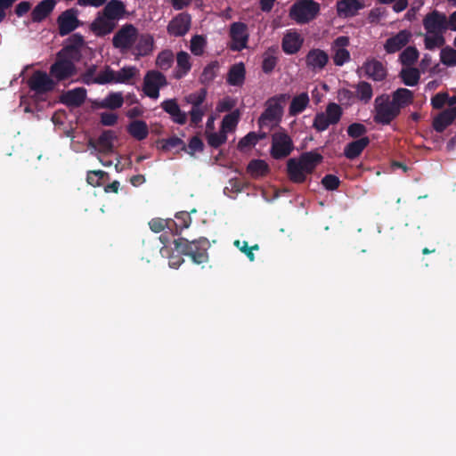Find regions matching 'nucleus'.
Instances as JSON below:
<instances>
[{"instance_id":"13","label":"nucleus","mask_w":456,"mask_h":456,"mask_svg":"<svg viewBox=\"0 0 456 456\" xmlns=\"http://www.w3.org/2000/svg\"><path fill=\"white\" fill-rule=\"evenodd\" d=\"M85 45L84 37L79 33H75L66 39L65 45L58 53H60V56H65L78 61L82 57V49Z\"/></svg>"},{"instance_id":"53","label":"nucleus","mask_w":456,"mask_h":456,"mask_svg":"<svg viewBox=\"0 0 456 456\" xmlns=\"http://www.w3.org/2000/svg\"><path fill=\"white\" fill-rule=\"evenodd\" d=\"M257 143L256 133L249 132L238 142V149L244 151L245 149H250Z\"/></svg>"},{"instance_id":"34","label":"nucleus","mask_w":456,"mask_h":456,"mask_svg":"<svg viewBox=\"0 0 456 456\" xmlns=\"http://www.w3.org/2000/svg\"><path fill=\"white\" fill-rule=\"evenodd\" d=\"M134 54L136 57L146 56L149 55L152 50L154 45L153 37L150 34H142L137 37L135 42Z\"/></svg>"},{"instance_id":"26","label":"nucleus","mask_w":456,"mask_h":456,"mask_svg":"<svg viewBox=\"0 0 456 456\" xmlns=\"http://www.w3.org/2000/svg\"><path fill=\"white\" fill-rule=\"evenodd\" d=\"M304 38L297 31H288L281 42L282 51L287 54H295L302 47Z\"/></svg>"},{"instance_id":"51","label":"nucleus","mask_w":456,"mask_h":456,"mask_svg":"<svg viewBox=\"0 0 456 456\" xmlns=\"http://www.w3.org/2000/svg\"><path fill=\"white\" fill-rule=\"evenodd\" d=\"M206 39L200 35H195L191 39L190 49L191 52L196 55L200 56L204 53V48L206 46Z\"/></svg>"},{"instance_id":"14","label":"nucleus","mask_w":456,"mask_h":456,"mask_svg":"<svg viewBox=\"0 0 456 456\" xmlns=\"http://www.w3.org/2000/svg\"><path fill=\"white\" fill-rule=\"evenodd\" d=\"M78 11L76 8H70L62 12L57 18L58 31L61 37H65L74 31L80 26V20L77 18Z\"/></svg>"},{"instance_id":"2","label":"nucleus","mask_w":456,"mask_h":456,"mask_svg":"<svg viewBox=\"0 0 456 456\" xmlns=\"http://www.w3.org/2000/svg\"><path fill=\"white\" fill-rule=\"evenodd\" d=\"M174 245L178 253L190 256L192 262L197 265L208 262L209 257L208 250L210 247V243L205 237H200L191 241L186 238L180 237L174 240Z\"/></svg>"},{"instance_id":"37","label":"nucleus","mask_w":456,"mask_h":456,"mask_svg":"<svg viewBox=\"0 0 456 456\" xmlns=\"http://www.w3.org/2000/svg\"><path fill=\"white\" fill-rule=\"evenodd\" d=\"M127 133L138 141H142L149 134L148 125L143 120H134L126 127Z\"/></svg>"},{"instance_id":"4","label":"nucleus","mask_w":456,"mask_h":456,"mask_svg":"<svg viewBox=\"0 0 456 456\" xmlns=\"http://www.w3.org/2000/svg\"><path fill=\"white\" fill-rule=\"evenodd\" d=\"M399 115V110L390 101V95L383 94L376 97L373 116V120L376 124L382 126L390 125Z\"/></svg>"},{"instance_id":"22","label":"nucleus","mask_w":456,"mask_h":456,"mask_svg":"<svg viewBox=\"0 0 456 456\" xmlns=\"http://www.w3.org/2000/svg\"><path fill=\"white\" fill-rule=\"evenodd\" d=\"M86 99V89L84 87H77L63 93L59 101L61 103L69 108L80 107Z\"/></svg>"},{"instance_id":"58","label":"nucleus","mask_w":456,"mask_h":456,"mask_svg":"<svg viewBox=\"0 0 456 456\" xmlns=\"http://www.w3.org/2000/svg\"><path fill=\"white\" fill-rule=\"evenodd\" d=\"M322 184L328 191H335L338 188L340 180L337 175L328 174L322 179Z\"/></svg>"},{"instance_id":"38","label":"nucleus","mask_w":456,"mask_h":456,"mask_svg":"<svg viewBox=\"0 0 456 456\" xmlns=\"http://www.w3.org/2000/svg\"><path fill=\"white\" fill-rule=\"evenodd\" d=\"M310 99L308 94L304 92L296 95L289 105V113L290 116H297L303 112L309 104Z\"/></svg>"},{"instance_id":"8","label":"nucleus","mask_w":456,"mask_h":456,"mask_svg":"<svg viewBox=\"0 0 456 456\" xmlns=\"http://www.w3.org/2000/svg\"><path fill=\"white\" fill-rule=\"evenodd\" d=\"M294 151V142L285 130H280L272 134L270 154L273 159L279 160L289 156Z\"/></svg>"},{"instance_id":"59","label":"nucleus","mask_w":456,"mask_h":456,"mask_svg":"<svg viewBox=\"0 0 456 456\" xmlns=\"http://www.w3.org/2000/svg\"><path fill=\"white\" fill-rule=\"evenodd\" d=\"M278 62L277 57L270 54H265L263 62H262V69L265 74H270L275 69Z\"/></svg>"},{"instance_id":"41","label":"nucleus","mask_w":456,"mask_h":456,"mask_svg":"<svg viewBox=\"0 0 456 456\" xmlns=\"http://www.w3.org/2000/svg\"><path fill=\"white\" fill-rule=\"evenodd\" d=\"M247 171L253 177L265 176L269 172V166L263 159H252L247 167Z\"/></svg>"},{"instance_id":"30","label":"nucleus","mask_w":456,"mask_h":456,"mask_svg":"<svg viewBox=\"0 0 456 456\" xmlns=\"http://www.w3.org/2000/svg\"><path fill=\"white\" fill-rule=\"evenodd\" d=\"M370 142L369 137L354 140L345 146L343 154L347 159L354 160L362 153Z\"/></svg>"},{"instance_id":"9","label":"nucleus","mask_w":456,"mask_h":456,"mask_svg":"<svg viewBox=\"0 0 456 456\" xmlns=\"http://www.w3.org/2000/svg\"><path fill=\"white\" fill-rule=\"evenodd\" d=\"M71 60L65 56H60L57 53L55 61L51 65L49 74L57 83L71 78L77 74V67Z\"/></svg>"},{"instance_id":"25","label":"nucleus","mask_w":456,"mask_h":456,"mask_svg":"<svg viewBox=\"0 0 456 456\" xmlns=\"http://www.w3.org/2000/svg\"><path fill=\"white\" fill-rule=\"evenodd\" d=\"M362 69L366 76L376 82L383 81L387 75V69L383 63L375 59L367 61L363 64Z\"/></svg>"},{"instance_id":"12","label":"nucleus","mask_w":456,"mask_h":456,"mask_svg":"<svg viewBox=\"0 0 456 456\" xmlns=\"http://www.w3.org/2000/svg\"><path fill=\"white\" fill-rule=\"evenodd\" d=\"M167 85V77L159 70H149L143 77L142 91L151 99H158L159 90Z\"/></svg>"},{"instance_id":"11","label":"nucleus","mask_w":456,"mask_h":456,"mask_svg":"<svg viewBox=\"0 0 456 456\" xmlns=\"http://www.w3.org/2000/svg\"><path fill=\"white\" fill-rule=\"evenodd\" d=\"M30 91L37 95L46 94L55 89L56 82L50 74L42 70H36L28 80Z\"/></svg>"},{"instance_id":"1","label":"nucleus","mask_w":456,"mask_h":456,"mask_svg":"<svg viewBox=\"0 0 456 456\" xmlns=\"http://www.w3.org/2000/svg\"><path fill=\"white\" fill-rule=\"evenodd\" d=\"M322 160V155L315 151L303 152L287 161V175L292 183H303Z\"/></svg>"},{"instance_id":"28","label":"nucleus","mask_w":456,"mask_h":456,"mask_svg":"<svg viewBox=\"0 0 456 456\" xmlns=\"http://www.w3.org/2000/svg\"><path fill=\"white\" fill-rule=\"evenodd\" d=\"M456 118V107L448 108L434 118L432 126L437 133H443Z\"/></svg>"},{"instance_id":"49","label":"nucleus","mask_w":456,"mask_h":456,"mask_svg":"<svg viewBox=\"0 0 456 456\" xmlns=\"http://www.w3.org/2000/svg\"><path fill=\"white\" fill-rule=\"evenodd\" d=\"M112 83L116 84L115 71L110 66H106L104 70L101 71L95 77V84L106 85V84H112Z\"/></svg>"},{"instance_id":"18","label":"nucleus","mask_w":456,"mask_h":456,"mask_svg":"<svg viewBox=\"0 0 456 456\" xmlns=\"http://www.w3.org/2000/svg\"><path fill=\"white\" fill-rule=\"evenodd\" d=\"M411 38L412 33L409 29H402L386 40L384 50L387 54L395 53L403 49Z\"/></svg>"},{"instance_id":"54","label":"nucleus","mask_w":456,"mask_h":456,"mask_svg":"<svg viewBox=\"0 0 456 456\" xmlns=\"http://www.w3.org/2000/svg\"><path fill=\"white\" fill-rule=\"evenodd\" d=\"M338 100L344 105H352L356 100L354 91L342 88L338 92Z\"/></svg>"},{"instance_id":"24","label":"nucleus","mask_w":456,"mask_h":456,"mask_svg":"<svg viewBox=\"0 0 456 456\" xmlns=\"http://www.w3.org/2000/svg\"><path fill=\"white\" fill-rule=\"evenodd\" d=\"M116 27V22L106 18V16L99 12L96 18L90 25L91 31L97 37H104L111 33Z\"/></svg>"},{"instance_id":"48","label":"nucleus","mask_w":456,"mask_h":456,"mask_svg":"<svg viewBox=\"0 0 456 456\" xmlns=\"http://www.w3.org/2000/svg\"><path fill=\"white\" fill-rule=\"evenodd\" d=\"M203 151L204 143L198 135L192 136L188 145H186L185 143L183 145V151H185L191 156H193L195 152H202Z\"/></svg>"},{"instance_id":"40","label":"nucleus","mask_w":456,"mask_h":456,"mask_svg":"<svg viewBox=\"0 0 456 456\" xmlns=\"http://www.w3.org/2000/svg\"><path fill=\"white\" fill-rule=\"evenodd\" d=\"M399 77L405 86H414L420 79V72L416 68L406 67L401 69Z\"/></svg>"},{"instance_id":"55","label":"nucleus","mask_w":456,"mask_h":456,"mask_svg":"<svg viewBox=\"0 0 456 456\" xmlns=\"http://www.w3.org/2000/svg\"><path fill=\"white\" fill-rule=\"evenodd\" d=\"M159 142L161 143V149L164 151H168L176 147H181V150L183 151L184 142L179 137L172 136L167 139H163Z\"/></svg>"},{"instance_id":"20","label":"nucleus","mask_w":456,"mask_h":456,"mask_svg":"<svg viewBox=\"0 0 456 456\" xmlns=\"http://www.w3.org/2000/svg\"><path fill=\"white\" fill-rule=\"evenodd\" d=\"M328 62V53L319 48L311 49L305 55L306 67L315 72L323 69Z\"/></svg>"},{"instance_id":"33","label":"nucleus","mask_w":456,"mask_h":456,"mask_svg":"<svg viewBox=\"0 0 456 456\" xmlns=\"http://www.w3.org/2000/svg\"><path fill=\"white\" fill-rule=\"evenodd\" d=\"M246 69L243 62L231 66L228 70L226 82L232 86H241L244 84Z\"/></svg>"},{"instance_id":"15","label":"nucleus","mask_w":456,"mask_h":456,"mask_svg":"<svg viewBox=\"0 0 456 456\" xmlns=\"http://www.w3.org/2000/svg\"><path fill=\"white\" fill-rule=\"evenodd\" d=\"M191 27V16L188 12H180L176 14L168 22L167 27V33L175 37L185 36Z\"/></svg>"},{"instance_id":"60","label":"nucleus","mask_w":456,"mask_h":456,"mask_svg":"<svg viewBox=\"0 0 456 456\" xmlns=\"http://www.w3.org/2000/svg\"><path fill=\"white\" fill-rule=\"evenodd\" d=\"M97 70L96 65H91L81 75L80 80L85 85L95 84V73Z\"/></svg>"},{"instance_id":"63","label":"nucleus","mask_w":456,"mask_h":456,"mask_svg":"<svg viewBox=\"0 0 456 456\" xmlns=\"http://www.w3.org/2000/svg\"><path fill=\"white\" fill-rule=\"evenodd\" d=\"M149 226L153 232H160L166 229L167 220L159 217L152 218L149 222Z\"/></svg>"},{"instance_id":"64","label":"nucleus","mask_w":456,"mask_h":456,"mask_svg":"<svg viewBox=\"0 0 456 456\" xmlns=\"http://www.w3.org/2000/svg\"><path fill=\"white\" fill-rule=\"evenodd\" d=\"M118 121V115L110 112H103L101 114V123L103 126H111Z\"/></svg>"},{"instance_id":"17","label":"nucleus","mask_w":456,"mask_h":456,"mask_svg":"<svg viewBox=\"0 0 456 456\" xmlns=\"http://www.w3.org/2000/svg\"><path fill=\"white\" fill-rule=\"evenodd\" d=\"M422 24L427 33L444 34L446 31L445 13L433 10L425 15Z\"/></svg>"},{"instance_id":"29","label":"nucleus","mask_w":456,"mask_h":456,"mask_svg":"<svg viewBox=\"0 0 456 456\" xmlns=\"http://www.w3.org/2000/svg\"><path fill=\"white\" fill-rule=\"evenodd\" d=\"M414 94L407 88H398L394 91L390 96V101L393 105L397 108V110L401 113V110L409 106L413 102Z\"/></svg>"},{"instance_id":"57","label":"nucleus","mask_w":456,"mask_h":456,"mask_svg":"<svg viewBox=\"0 0 456 456\" xmlns=\"http://www.w3.org/2000/svg\"><path fill=\"white\" fill-rule=\"evenodd\" d=\"M449 94L440 92L431 98V105L435 110H441L445 104H448Z\"/></svg>"},{"instance_id":"42","label":"nucleus","mask_w":456,"mask_h":456,"mask_svg":"<svg viewBox=\"0 0 456 456\" xmlns=\"http://www.w3.org/2000/svg\"><path fill=\"white\" fill-rule=\"evenodd\" d=\"M445 45V37L440 33H427L424 35V45L427 50L433 51Z\"/></svg>"},{"instance_id":"39","label":"nucleus","mask_w":456,"mask_h":456,"mask_svg":"<svg viewBox=\"0 0 456 456\" xmlns=\"http://www.w3.org/2000/svg\"><path fill=\"white\" fill-rule=\"evenodd\" d=\"M220 65L217 61H213L208 63L204 69L200 77V84L208 86L212 84L215 78L217 77Z\"/></svg>"},{"instance_id":"56","label":"nucleus","mask_w":456,"mask_h":456,"mask_svg":"<svg viewBox=\"0 0 456 456\" xmlns=\"http://www.w3.org/2000/svg\"><path fill=\"white\" fill-rule=\"evenodd\" d=\"M226 139L227 136L225 133H211L207 135L208 143L215 149H217L224 144L226 142Z\"/></svg>"},{"instance_id":"32","label":"nucleus","mask_w":456,"mask_h":456,"mask_svg":"<svg viewBox=\"0 0 456 456\" xmlns=\"http://www.w3.org/2000/svg\"><path fill=\"white\" fill-rule=\"evenodd\" d=\"M362 8H363V4L359 0H339L337 2V12L339 17H354Z\"/></svg>"},{"instance_id":"45","label":"nucleus","mask_w":456,"mask_h":456,"mask_svg":"<svg viewBox=\"0 0 456 456\" xmlns=\"http://www.w3.org/2000/svg\"><path fill=\"white\" fill-rule=\"evenodd\" d=\"M138 71V69L134 66L123 67L118 71H115L116 84H129Z\"/></svg>"},{"instance_id":"46","label":"nucleus","mask_w":456,"mask_h":456,"mask_svg":"<svg viewBox=\"0 0 456 456\" xmlns=\"http://www.w3.org/2000/svg\"><path fill=\"white\" fill-rule=\"evenodd\" d=\"M174 63V53L169 49H165L159 53L155 64L160 70L167 71Z\"/></svg>"},{"instance_id":"35","label":"nucleus","mask_w":456,"mask_h":456,"mask_svg":"<svg viewBox=\"0 0 456 456\" xmlns=\"http://www.w3.org/2000/svg\"><path fill=\"white\" fill-rule=\"evenodd\" d=\"M191 69V56L184 51H180L176 54V68L174 72V77L181 79L185 77Z\"/></svg>"},{"instance_id":"31","label":"nucleus","mask_w":456,"mask_h":456,"mask_svg":"<svg viewBox=\"0 0 456 456\" xmlns=\"http://www.w3.org/2000/svg\"><path fill=\"white\" fill-rule=\"evenodd\" d=\"M102 12L106 16V18L116 22L124 17L126 13V5L121 0H110L104 4Z\"/></svg>"},{"instance_id":"6","label":"nucleus","mask_w":456,"mask_h":456,"mask_svg":"<svg viewBox=\"0 0 456 456\" xmlns=\"http://www.w3.org/2000/svg\"><path fill=\"white\" fill-rule=\"evenodd\" d=\"M320 12V4L314 0H300L295 3L289 16L298 24H305L313 20Z\"/></svg>"},{"instance_id":"47","label":"nucleus","mask_w":456,"mask_h":456,"mask_svg":"<svg viewBox=\"0 0 456 456\" xmlns=\"http://www.w3.org/2000/svg\"><path fill=\"white\" fill-rule=\"evenodd\" d=\"M440 61L447 67L456 66V49L451 46L443 48L440 53Z\"/></svg>"},{"instance_id":"50","label":"nucleus","mask_w":456,"mask_h":456,"mask_svg":"<svg viewBox=\"0 0 456 456\" xmlns=\"http://www.w3.org/2000/svg\"><path fill=\"white\" fill-rule=\"evenodd\" d=\"M240 119V112L238 110L225 115L222 120V129L226 131L233 130Z\"/></svg>"},{"instance_id":"62","label":"nucleus","mask_w":456,"mask_h":456,"mask_svg":"<svg viewBox=\"0 0 456 456\" xmlns=\"http://www.w3.org/2000/svg\"><path fill=\"white\" fill-rule=\"evenodd\" d=\"M175 218L178 220L179 223L178 224V227H179V231L180 232L185 229V228H188L191 224V218L189 215L188 212L186 211H183V212H179L175 215Z\"/></svg>"},{"instance_id":"3","label":"nucleus","mask_w":456,"mask_h":456,"mask_svg":"<svg viewBox=\"0 0 456 456\" xmlns=\"http://www.w3.org/2000/svg\"><path fill=\"white\" fill-rule=\"evenodd\" d=\"M289 99V94H280L269 98L265 102V110L260 115L257 123L260 127L273 122H279L283 115V107Z\"/></svg>"},{"instance_id":"52","label":"nucleus","mask_w":456,"mask_h":456,"mask_svg":"<svg viewBox=\"0 0 456 456\" xmlns=\"http://www.w3.org/2000/svg\"><path fill=\"white\" fill-rule=\"evenodd\" d=\"M347 134L353 139H360L364 137L363 135L367 133V127L362 123H352L347 126Z\"/></svg>"},{"instance_id":"21","label":"nucleus","mask_w":456,"mask_h":456,"mask_svg":"<svg viewBox=\"0 0 456 456\" xmlns=\"http://www.w3.org/2000/svg\"><path fill=\"white\" fill-rule=\"evenodd\" d=\"M160 107L170 116L174 123L178 125L186 124L188 114L181 110L175 98L163 101Z\"/></svg>"},{"instance_id":"19","label":"nucleus","mask_w":456,"mask_h":456,"mask_svg":"<svg viewBox=\"0 0 456 456\" xmlns=\"http://www.w3.org/2000/svg\"><path fill=\"white\" fill-rule=\"evenodd\" d=\"M349 45V37L346 36H340L337 37L332 45L331 51L333 53L332 59L336 66H343L350 60V53L346 50V46Z\"/></svg>"},{"instance_id":"7","label":"nucleus","mask_w":456,"mask_h":456,"mask_svg":"<svg viewBox=\"0 0 456 456\" xmlns=\"http://www.w3.org/2000/svg\"><path fill=\"white\" fill-rule=\"evenodd\" d=\"M208 91L206 88H200L195 93L189 94L184 97V101L191 105V109L189 111L191 126H197L205 116L208 108L203 106L204 102L207 99Z\"/></svg>"},{"instance_id":"5","label":"nucleus","mask_w":456,"mask_h":456,"mask_svg":"<svg viewBox=\"0 0 456 456\" xmlns=\"http://www.w3.org/2000/svg\"><path fill=\"white\" fill-rule=\"evenodd\" d=\"M343 116V109L336 102H330L323 112H318L314 118L313 127L317 132H323L330 126L337 125Z\"/></svg>"},{"instance_id":"16","label":"nucleus","mask_w":456,"mask_h":456,"mask_svg":"<svg viewBox=\"0 0 456 456\" xmlns=\"http://www.w3.org/2000/svg\"><path fill=\"white\" fill-rule=\"evenodd\" d=\"M230 37L232 43L230 49L235 52H240L247 47L248 40V27L242 22H234L231 25Z\"/></svg>"},{"instance_id":"61","label":"nucleus","mask_w":456,"mask_h":456,"mask_svg":"<svg viewBox=\"0 0 456 456\" xmlns=\"http://www.w3.org/2000/svg\"><path fill=\"white\" fill-rule=\"evenodd\" d=\"M235 105L236 101L232 97L227 96L218 102L216 105V110L218 112L230 111L234 108Z\"/></svg>"},{"instance_id":"27","label":"nucleus","mask_w":456,"mask_h":456,"mask_svg":"<svg viewBox=\"0 0 456 456\" xmlns=\"http://www.w3.org/2000/svg\"><path fill=\"white\" fill-rule=\"evenodd\" d=\"M56 4V0H42L39 2L30 13L32 22L39 23L45 20L53 12Z\"/></svg>"},{"instance_id":"36","label":"nucleus","mask_w":456,"mask_h":456,"mask_svg":"<svg viewBox=\"0 0 456 456\" xmlns=\"http://www.w3.org/2000/svg\"><path fill=\"white\" fill-rule=\"evenodd\" d=\"M352 87L354 89L356 100L363 104H367L370 102L373 96V89L372 86L369 82L360 81L357 84L353 85Z\"/></svg>"},{"instance_id":"23","label":"nucleus","mask_w":456,"mask_h":456,"mask_svg":"<svg viewBox=\"0 0 456 456\" xmlns=\"http://www.w3.org/2000/svg\"><path fill=\"white\" fill-rule=\"evenodd\" d=\"M117 138L115 132L112 130L103 131L97 141L90 139L88 145L96 149L102 153H110L113 151V142Z\"/></svg>"},{"instance_id":"44","label":"nucleus","mask_w":456,"mask_h":456,"mask_svg":"<svg viewBox=\"0 0 456 456\" xmlns=\"http://www.w3.org/2000/svg\"><path fill=\"white\" fill-rule=\"evenodd\" d=\"M124 97L122 93L115 92L109 94L100 103V107L103 109L116 110L123 105Z\"/></svg>"},{"instance_id":"43","label":"nucleus","mask_w":456,"mask_h":456,"mask_svg":"<svg viewBox=\"0 0 456 456\" xmlns=\"http://www.w3.org/2000/svg\"><path fill=\"white\" fill-rule=\"evenodd\" d=\"M419 53L415 46H406L399 55L403 66L411 67L419 59Z\"/></svg>"},{"instance_id":"10","label":"nucleus","mask_w":456,"mask_h":456,"mask_svg":"<svg viewBox=\"0 0 456 456\" xmlns=\"http://www.w3.org/2000/svg\"><path fill=\"white\" fill-rule=\"evenodd\" d=\"M138 37V29L130 23L123 25L114 35L112 45L121 51H128L135 44Z\"/></svg>"}]
</instances>
